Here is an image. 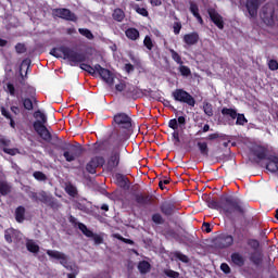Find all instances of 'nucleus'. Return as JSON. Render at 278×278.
I'll list each match as a JSON object with an SVG mask.
<instances>
[{
	"mask_svg": "<svg viewBox=\"0 0 278 278\" xmlns=\"http://www.w3.org/2000/svg\"><path fill=\"white\" fill-rule=\"evenodd\" d=\"M174 257L178 258V261L184 263V264H188V262H189L188 256L186 254L180 253V252L174 253Z\"/></svg>",
	"mask_w": 278,
	"mask_h": 278,
	"instance_id": "8fccbe9b",
	"label": "nucleus"
},
{
	"mask_svg": "<svg viewBox=\"0 0 278 278\" xmlns=\"http://www.w3.org/2000/svg\"><path fill=\"white\" fill-rule=\"evenodd\" d=\"M38 202H41L42 204H47L48 206H50V208L58 207V202H56L55 198L48 195V193L46 191L39 192Z\"/></svg>",
	"mask_w": 278,
	"mask_h": 278,
	"instance_id": "dca6fc26",
	"label": "nucleus"
},
{
	"mask_svg": "<svg viewBox=\"0 0 278 278\" xmlns=\"http://www.w3.org/2000/svg\"><path fill=\"white\" fill-rule=\"evenodd\" d=\"M236 118H237V121H236L237 126H244L248 123V119L243 114L237 115Z\"/></svg>",
	"mask_w": 278,
	"mask_h": 278,
	"instance_id": "603ef678",
	"label": "nucleus"
},
{
	"mask_svg": "<svg viewBox=\"0 0 278 278\" xmlns=\"http://www.w3.org/2000/svg\"><path fill=\"white\" fill-rule=\"evenodd\" d=\"M181 28H182L181 22H174V25H173L174 35L176 36L179 35Z\"/></svg>",
	"mask_w": 278,
	"mask_h": 278,
	"instance_id": "6e6d98bb",
	"label": "nucleus"
},
{
	"mask_svg": "<svg viewBox=\"0 0 278 278\" xmlns=\"http://www.w3.org/2000/svg\"><path fill=\"white\" fill-rule=\"evenodd\" d=\"M231 264L235 267L242 268L247 264V257L242 255V253L235 252L230 255Z\"/></svg>",
	"mask_w": 278,
	"mask_h": 278,
	"instance_id": "aec40b11",
	"label": "nucleus"
},
{
	"mask_svg": "<svg viewBox=\"0 0 278 278\" xmlns=\"http://www.w3.org/2000/svg\"><path fill=\"white\" fill-rule=\"evenodd\" d=\"M217 248L219 249H229L233 245V236L232 235H222L216 242Z\"/></svg>",
	"mask_w": 278,
	"mask_h": 278,
	"instance_id": "2eb2a0df",
	"label": "nucleus"
},
{
	"mask_svg": "<svg viewBox=\"0 0 278 278\" xmlns=\"http://www.w3.org/2000/svg\"><path fill=\"white\" fill-rule=\"evenodd\" d=\"M274 14L275 11L273 8H266L264 7L261 11V20H263L264 24L267 26L274 25Z\"/></svg>",
	"mask_w": 278,
	"mask_h": 278,
	"instance_id": "ddd939ff",
	"label": "nucleus"
},
{
	"mask_svg": "<svg viewBox=\"0 0 278 278\" xmlns=\"http://www.w3.org/2000/svg\"><path fill=\"white\" fill-rule=\"evenodd\" d=\"M125 36L129 40H138L139 39V30L137 28L130 27L125 30Z\"/></svg>",
	"mask_w": 278,
	"mask_h": 278,
	"instance_id": "7c9ffc66",
	"label": "nucleus"
},
{
	"mask_svg": "<svg viewBox=\"0 0 278 278\" xmlns=\"http://www.w3.org/2000/svg\"><path fill=\"white\" fill-rule=\"evenodd\" d=\"M203 113H205L207 117L214 116V110L210 102H203Z\"/></svg>",
	"mask_w": 278,
	"mask_h": 278,
	"instance_id": "4c0bfd02",
	"label": "nucleus"
},
{
	"mask_svg": "<svg viewBox=\"0 0 278 278\" xmlns=\"http://www.w3.org/2000/svg\"><path fill=\"white\" fill-rule=\"evenodd\" d=\"M105 159L103 156H94L86 165V170L90 175H96L97 167L104 166Z\"/></svg>",
	"mask_w": 278,
	"mask_h": 278,
	"instance_id": "9b49d317",
	"label": "nucleus"
},
{
	"mask_svg": "<svg viewBox=\"0 0 278 278\" xmlns=\"http://www.w3.org/2000/svg\"><path fill=\"white\" fill-rule=\"evenodd\" d=\"M11 141L7 138H0V148H8Z\"/></svg>",
	"mask_w": 278,
	"mask_h": 278,
	"instance_id": "338daca9",
	"label": "nucleus"
},
{
	"mask_svg": "<svg viewBox=\"0 0 278 278\" xmlns=\"http://www.w3.org/2000/svg\"><path fill=\"white\" fill-rule=\"evenodd\" d=\"M25 247H27V251L29 253H40V245H38L34 240L28 239L27 242L25 243Z\"/></svg>",
	"mask_w": 278,
	"mask_h": 278,
	"instance_id": "cd10ccee",
	"label": "nucleus"
},
{
	"mask_svg": "<svg viewBox=\"0 0 278 278\" xmlns=\"http://www.w3.org/2000/svg\"><path fill=\"white\" fill-rule=\"evenodd\" d=\"M53 17L62 18L67 22H77V16L74 12L66 8H56L52 10Z\"/></svg>",
	"mask_w": 278,
	"mask_h": 278,
	"instance_id": "1a4fd4ad",
	"label": "nucleus"
},
{
	"mask_svg": "<svg viewBox=\"0 0 278 278\" xmlns=\"http://www.w3.org/2000/svg\"><path fill=\"white\" fill-rule=\"evenodd\" d=\"M78 33L85 36L88 40H93L94 36L88 28H78Z\"/></svg>",
	"mask_w": 278,
	"mask_h": 278,
	"instance_id": "ea45409f",
	"label": "nucleus"
},
{
	"mask_svg": "<svg viewBox=\"0 0 278 278\" xmlns=\"http://www.w3.org/2000/svg\"><path fill=\"white\" fill-rule=\"evenodd\" d=\"M250 262L253 263L255 267H260L263 264V253L254 252L250 254Z\"/></svg>",
	"mask_w": 278,
	"mask_h": 278,
	"instance_id": "393cba45",
	"label": "nucleus"
},
{
	"mask_svg": "<svg viewBox=\"0 0 278 278\" xmlns=\"http://www.w3.org/2000/svg\"><path fill=\"white\" fill-rule=\"evenodd\" d=\"M143 46L146 49H148L149 51L153 50V41L152 38L149 36H146L143 39Z\"/></svg>",
	"mask_w": 278,
	"mask_h": 278,
	"instance_id": "49530a36",
	"label": "nucleus"
},
{
	"mask_svg": "<svg viewBox=\"0 0 278 278\" xmlns=\"http://www.w3.org/2000/svg\"><path fill=\"white\" fill-rule=\"evenodd\" d=\"M179 74H181L184 77H188L191 75L190 67H187L186 65L179 64Z\"/></svg>",
	"mask_w": 278,
	"mask_h": 278,
	"instance_id": "37998d69",
	"label": "nucleus"
},
{
	"mask_svg": "<svg viewBox=\"0 0 278 278\" xmlns=\"http://www.w3.org/2000/svg\"><path fill=\"white\" fill-rule=\"evenodd\" d=\"M222 114L224 116H230L231 119H236V117L240 114L238 112H236L235 109H227V108H224L222 109Z\"/></svg>",
	"mask_w": 278,
	"mask_h": 278,
	"instance_id": "f704fd0d",
	"label": "nucleus"
},
{
	"mask_svg": "<svg viewBox=\"0 0 278 278\" xmlns=\"http://www.w3.org/2000/svg\"><path fill=\"white\" fill-rule=\"evenodd\" d=\"M136 92H137V87L132 85L126 87V93H128L129 96H134Z\"/></svg>",
	"mask_w": 278,
	"mask_h": 278,
	"instance_id": "0e129e2a",
	"label": "nucleus"
},
{
	"mask_svg": "<svg viewBox=\"0 0 278 278\" xmlns=\"http://www.w3.org/2000/svg\"><path fill=\"white\" fill-rule=\"evenodd\" d=\"M15 51L18 53V54H23L26 52V46L23 45V43H17L15 45Z\"/></svg>",
	"mask_w": 278,
	"mask_h": 278,
	"instance_id": "052dcab7",
	"label": "nucleus"
},
{
	"mask_svg": "<svg viewBox=\"0 0 278 278\" xmlns=\"http://www.w3.org/2000/svg\"><path fill=\"white\" fill-rule=\"evenodd\" d=\"M197 147H198V150L200 151V153L203 157H208L210 156L208 142L198 141Z\"/></svg>",
	"mask_w": 278,
	"mask_h": 278,
	"instance_id": "a878e982",
	"label": "nucleus"
},
{
	"mask_svg": "<svg viewBox=\"0 0 278 278\" xmlns=\"http://www.w3.org/2000/svg\"><path fill=\"white\" fill-rule=\"evenodd\" d=\"M0 112H1V115L4 116V118L7 119H12V114L8 111V109L5 106H1L0 108Z\"/></svg>",
	"mask_w": 278,
	"mask_h": 278,
	"instance_id": "4d7b16f0",
	"label": "nucleus"
},
{
	"mask_svg": "<svg viewBox=\"0 0 278 278\" xmlns=\"http://www.w3.org/2000/svg\"><path fill=\"white\" fill-rule=\"evenodd\" d=\"M34 118H39L33 123V128H34L35 132H37L38 136L41 137V139L43 141L51 142L52 135L46 126V124H47L46 114H43L40 110H38L37 112H34Z\"/></svg>",
	"mask_w": 278,
	"mask_h": 278,
	"instance_id": "39448f33",
	"label": "nucleus"
},
{
	"mask_svg": "<svg viewBox=\"0 0 278 278\" xmlns=\"http://www.w3.org/2000/svg\"><path fill=\"white\" fill-rule=\"evenodd\" d=\"M184 43H186L188 47H192L199 43L200 35L198 31H193L191 34L184 35Z\"/></svg>",
	"mask_w": 278,
	"mask_h": 278,
	"instance_id": "412c9836",
	"label": "nucleus"
},
{
	"mask_svg": "<svg viewBox=\"0 0 278 278\" xmlns=\"http://www.w3.org/2000/svg\"><path fill=\"white\" fill-rule=\"evenodd\" d=\"M160 212H162L165 217H172L173 215H175L176 205L172 202H163L162 204H160Z\"/></svg>",
	"mask_w": 278,
	"mask_h": 278,
	"instance_id": "a211bd4d",
	"label": "nucleus"
},
{
	"mask_svg": "<svg viewBox=\"0 0 278 278\" xmlns=\"http://www.w3.org/2000/svg\"><path fill=\"white\" fill-rule=\"evenodd\" d=\"M21 102H23V108L25 111H33L34 103H37V99L35 97H33V100L30 98H23L21 99Z\"/></svg>",
	"mask_w": 278,
	"mask_h": 278,
	"instance_id": "c756f323",
	"label": "nucleus"
},
{
	"mask_svg": "<svg viewBox=\"0 0 278 278\" xmlns=\"http://www.w3.org/2000/svg\"><path fill=\"white\" fill-rule=\"evenodd\" d=\"M50 55L56 59H63L71 62L72 66H75L79 63L86 62V53L77 52L74 48L67 46H61L58 48L50 49Z\"/></svg>",
	"mask_w": 278,
	"mask_h": 278,
	"instance_id": "f03ea898",
	"label": "nucleus"
},
{
	"mask_svg": "<svg viewBox=\"0 0 278 278\" xmlns=\"http://www.w3.org/2000/svg\"><path fill=\"white\" fill-rule=\"evenodd\" d=\"M127 88V85L124 81H121L118 85L115 86L116 91L123 92Z\"/></svg>",
	"mask_w": 278,
	"mask_h": 278,
	"instance_id": "69168bd1",
	"label": "nucleus"
},
{
	"mask_svg": "<svg viewBox=\"0 0 278 278\" xmlns=\"http://www.w3.org/2000/svg\"><path fill=\"white\" fill-rule=\"evenodd\" d=\"M116 185L122 189L128 188V178L123 174H115Z\"/></svg>",
	"mask_w": 278,
	"mask_h": 278,
	"instance_id": "bb28decb",
	"label": "nucleus"
},
{
	"mask_svg": "<svg viewBox=\"0 0 278 278\" xmlns=\"http://www.w3.org/2000/svg\"><path fill=\"white\" fill-rule=\"evenodd\" d=\"M258 8H260L258 0H247L245 9L249 12L250 18H255L257 16Z\"/></svg>",
	"mask_w": 278,
	"mask_h": 278,
	"instance_id": "f3484780",
	"label": "nucleus"
},
{
	"mask_svg": "<svg viewBox=\"0 0 278 278\" xmlns=\"http://www.w3.org/2000/svg\"><path fill=\"white\" fill-rule=\"evenodd\" d=\"M112 18L115 21V22H124V18H125V12L123 11V9L121 8H116L113 12H112Z\"/></svg>",
	"mask_w": 278,
	"mask_h": 278,
	"instance_id": "2f4dec72",
	"label": "nucleus"
},
{
	"mask_svg": "<svg viewBox=\"0 0 278 278\" xmlns=\"http://www.w3.org/2000/svg\"><path fill=\"white\" fill-rule=\"evenodd\" d=\"M132 9L135 10L136 13H138L139 15H141L143 17L149 16V11L147 10V8H141V7H139V4H134Z\"/></svg>",
	"mask_w": 278,
	"mask_h": 278,
	"instance_id": "e433bc0d",
	"label": "nucleus"
},
{
	"mask_svg": "<svg viewBox=\"0 0 278 278\" xmlns=\"http://www.w3.org/2000/svg\"><path fill=\"white\" fill-rule=\"evenodd\" d=\"M52 140L58 142V148L63 151V157H65L67 163L75 162L81 155H84L85 149L79 142L72 144L67 141H62L58 136H52Z\"/></svg>",
	"mask_w": 278,
	"mask_h": 278,
	"instance_id": "7ed1b4c3",
	"label": "nucleus"
},
{
	"mask_svg": "<svg viewBox=\"0 0 278 278\" xmlns=\"http://www.w3.org/2000/svg\"><path fill=\"white\" fill-rule=\"evenodd\" d=\"M80 70L86 71L90 75H94L96 73L100 75L101 79L105 81L106 85L113 86L115 76L113 72L108 68L101 67L100 64H96L94 67L90 66L88 63H81Z\"/></svg>",
	"mask_w": 278,
	"mask_h": 278,
	"instance_id": "423d86ee",
	"label": "nucleus"
},
{
	"mask_svg": "<svg viewBox=\"0 0 278 278\" xmlns=\"http://www.w3.org/2000/svg\"><path fill=\"white\" fill-rule=\"evenodd\" d=\"M247 244H249V247L254 251H257L260 248V242L257 239H249L247 240Z\"/></svg>",
	"mask_w": 278,
	"mask_h": 278,
	"instance_id": "de8ad7c7",
	"label": "nucleus"
},
{
	"mask_svg": "<svg viewBox=\"0 0 278 278\" xmlns=\"http://www.w3.org/2000/svg\"><path fill=\"white\" fill-rule=\"evenodd\" d=\"M26 215V208L22 205H20L17 208H15V222L22 224L25 219Z\"/></svg>",
	"mask_w": 278,
	"mask_h": 278,
	"instance_id": "c85d7f7f",
	"label": "nucleus"
},
{
	"mask_svg": "<svg viewBox=\"0 0 278 278\" xmlns=\"http://www.w3.org/2000/svg\"><path fill=\"white\" fill-rule=\"evenodd\" d=\"M233 233H235V236L237 237L238 240H242L243 239V233H242V230H240V228L235 227Z\"/></svg>",
	"mask_w": 278,
	"mask_h": 278,
	"instance_id": "774afa93",
	"label": "nucleus"
},
{
	"mask_svg": "<svg viewBox=\"0 0 278 278\" xmlns=\"http://www.w3.org/2000/svg\"><path fill=\"white\" fill-rule=\"evenodd\" d=\"M152 223H154L155 225L164 224V219H163V216L161 215V213H154L152 215Z\"/></svg>",
	"mask_w": 278,
	"mask_h": 278,
	"instance_id": "c03bdc74",
	"label": "nucleus"
},
{
	"mask_svg": "<svg viewBox=\"0 0 278 278\" xmlns=\"http://www.w3.org/2000/svg\"><path fill=\"white\" fill-rule=\"evenodd\" d=\"M33 177L37 179V181H47V175L42 172H34Z\"/></svg>",
	"mask_w": 278,
	"mask_h": 278,
	"instance_id": "3c124183",
	"label": "nucleus"
},
{
	"mask_svg": "<svg viewBox=\"0 0 278 278\" xmlns=\"http://www.w3.org/2000/svg\"><path fill=\"white\" fill-rule=\"evenodd\" d=\"M138 270L141 275H147L151 270V264L148 261H140L138 265Z\"/></svg>",
	"mask_w": 278,
	"mask_h": 278,
	"instance_id": "473e14b6",
	"label": "nucleus"
},
{
	"mask_svg": "<svg viewBox=\"0 0 278 278\" xmlns=\"http://www.w3.org/2000/svg\"><path fill=\"white\" fill-rule=\"evenodd\" d=\"M208 18H211V22L216 25L217 28L224 29L225 28V22L223 15L218 13L214 8L207 9Z\"/></svg>",
	"mask_w": 278,
	"mask_h": 278,
	"instance_id": "f8f14e48",
	"label": "nucleus"
},
{
	"mask_svg": "<svg viewBox=\"0 0 278 278\" xmlns=\"http://www.w3.org/2000/svg\"><path fill=\"white\" fill-rule=\"evenodd\" d=\"M169 54H172V59L179 65H182V60L179 52H176L175 49H169Z\"/></svg>",
	"mask_w": 278,
	"mask_h": 278,
	"instance_id": "58836bf2",
	"label": "nucleus"
},
{
	"mask_svg": "<svg viewBox=\"0 0 278 278\" xmlns=\"http://www.w3.org/2000/svg\"><path fill=\"white\" fill-rule=\"evenodd\" d=\"M66 192H67L68 197L75 198L77 195V189L72 184L66 186Z\"/></svg>",
	"mask_w": 278,
	"mask_h": 278,
	"instance_id": "a18cd8bd",
	"label": "nucleus"
},
{
	"mask_svg": "<svg viewBox=\"0 0 278 278\" xmlns=\"http://www.w3.org/2000/svg\"><path fill=\"white\" fill-rule=\"evenodd\" d=\"M220 270L225 273V275H229L231 273V269L228 264L222 263Z\"/></svg>",
	"mask_w": 278,
	"mask_h": 278,
	"instance_id": "e2e57ef3",
	"label": "nucleus"
},
{
	"mask_svg": "<svg viewBox=\"0 0 278 278\" xmlns=\"http://www.w3.org/2000/svg\"><path fill=\"white\" fill-rule=\"evenodd\" d=\"M251 153L256 157L258 161L268 160L267 156V149L263 146H255L253 149H251Z\"/></svg>",
	"mask_w": 278,
	"mask_h": 278,
	"instance_id": "4be33fe9",
	"label": "nucleus"
},
{
	"mask_svg": "<svg viewBox=\"0 0 278 278\" xmlns=\"http://www.w3.org/2000/svg\"><path fill=\"white\" fill-rule=\"evenodd\" d=\"M164 275L167 276L168 278H179L180 277L179 271H175L172 269L164 270Z\"/></svg>",
	"mask_w": 278,
	"mask_h": 278,
	"instance_id": "864d4df0",
	"label": "nucleus"
},
{
	"mask_svg": "<svg viewBox=\"0 0 278 278\" xmlns=\"http://www.w3.org/2000/svg\"><path fill=\"white\" fill-rule=\"evenodd\" d=\"M174 101L178 103H186L189 108L195 106V99L185 89H176L172 92Z\"/></svg>",
	"mask_w": 278,
	"mask_h": 278,
	"instance_id": "6e6552de",
	"label": "nucleus"
},
{
	"mask_svg": "<svg viewBox=\"0 0 278 278\" xmlns=\"http://www.w3.org/2000/svg\"><path fill=\"white\" fill-rule=\"evenodd\" d=\"M189 11L192 13L193 17L201 16L199 5L194 2H189Z\"/></svg>",
	"mask_w": 278,
	"mask_h": 278,
	"instance_id": "a19ab883",
	"label": "nucleus"
},
{
	"mask_svg": "<svg viewBox=\"0 0 278 278\" xmlns=\"http://www.w3.org/2000/svg\"><path fill=\"white\" fill-rule=\"evenodd\" d=\"M267 170L270 173H277L278 172V156L276 155H270L267 159Z\"/></svg>",
	"mask_w": 278,
	"mask_h": 278,
	"instance_id": "b1692460",
	"label": "nucleus"
},
{
	"mask_svg": "<svg viewBox=\"0 0 278 278\" xmlns=\"http://www.w3.org/2000/svg\"><path fill=\"white\" fill-rule=\"evenodd\" d=\"M11 187L5 181H0V194L7 197L11 192Z\"/></svg>",
	"mask_w": 278,
	"mask_h": 278,
	"instance_id": "c9c22d12",
	"label": "nucleus"
},
{
	"mask_svg": "<svg viewBox=\"0 0 278 278\" xmlns=\"http://www.w3.org/2000/svg\"><path fill=\"white\" fill-rule=\"evenodd\" d=\"M121 162V147L115 146L110 153L109 161H106V166L109 170H114L119 166Z\"/></svg>",
	"mask_w": 278,
	"mask_h": 278,
	"instance_id": "9d476101",
	"label": "nucleus"
},
{
	"mask_svg": "<svg viewBox=\"0 0 278 278\" xmlns=\"http://www.w3.org/2000/svg\"><path fill=\"white\" fill-rule=\"evenodd\" d=\"M224 137H225V135L219 134V132H215V134L207 135L205 140L214 141V140H217V139H224Z\"/></svg>",
	"mask_w": 278,
	"mask_h": 278,
	"instance_id": "09e8293b",
	"label": "nucleus"
},
{
	"mask_svg": "<svg viewBox=\"0 0 278 278\" xmlns=\"http://www.w3.org/2000/svg\"><path fill=\"white\" fill-rule=\"evenodd\" d=\"M207 207L216 211H220L222 214L229 218L231 223H236L238 216L247 215L248 204L239 198L232 195L220 197V200H208Z\"/></svg>",
	"mask_w": 278,
	"mask_h": 278,
	"instance_id": "f257e3e1",
	"label": "nucleus"
},
{
	"mask_svg": "<svg viewBox=\"0 0 278 278\" xmlns=\"http://www.w3.org/2000/svg\"><path fill=\"white\" fill-rule=\"evenodd\" d=\"M78 230L81 231L87 238H92L96 233L90 230L85 224L78 223Z\"/></svg>",
	"mask_w": 278,
	"mask_h": 278,
	"instance_id": "72a5a7b5",
	"label": "nucleus"
},
{
	"mask_svg": "<svg viewBox=\"0 0 278 278\" xmlns=\"http://www.w3.org/2000/svg\"><path fill=\"white\" fill-rule=\"evenodd\" d=\"M21 237V230L14 229L13 227L4 230V240L7 243L12 244L13 239L17 240Z\"/></svg>",
	"mask_w": 278,
	"mask_h": 278,
	"instance_id": "6ab92c4d",
	"label": "nucleus"
},
{
	"mask_svg": "<svg viewBox=\"0 0 278 278\" xmlns=\"http://www.w3.org/2000/svg\"><path fill=\"white\" fill-rule=\"evenodd\" d=\"M172 137L174 139V143L179 144L180 143V134L179 130H174L172 134Z\"/></svg>",
	"mask_w": 278,
	"mask_h": 278,
	"instance_id": "680f3d73",
	"label": "nucleus"
},
{
	"mask_svg": "<svg viewBox=\"0 0 278 278\" xmlns=\"http://www.w3.org/2000/svg\"><path fill=\"white\" fill-rule=\"evenodd\" d=\"M135 201L140 205L153 204V198L149 194L137 193L135 194Z\"/></svg>",
	"mask_w": 278,
	"mask_h": 278,
	"instance_id": "5701e85b",
	"label": "nucleus"
},
{
	"mask_svg": "<svg viewBox=\"0 0 278 278\" xmlns=\"http://www.w3.org/2000/svg\"><path fill=\"white\" fill-rule=\"evenodd\" d=\"M5 92H9L10 97H16V88L12 83L5 84Z\"/></svg>",
	"mask_w": 278,
	"mask_h": 278,
	"instance_id": "79ce46f5",
	"label": "nucleus"
},
{
	"mask_svg": "<svg viewBox=\"0 0 278 278\" xmlns=\"http://www.w3.org/2000/svg\"><path fill=\"white\" fill-rule=\"evenodd\" d=\"M115 146H113L110 141H101L100 143H94V153L96 154H104V153H112Z\"/></svg>",
	"mask_w": 278,
	"mask_h": 278,
	"instance_id": "4468645a",
	"label": "nucleus"
},
{
	"mask_svg": "<svg viewBox=\"0 0 278 278\" xmlns=\"http://www.w3.org/2000/svg\"><path fill=\"white\" fill-rule=\"evenodd\" d=\"M114 123L119 126L122 130L118 131L117 140L124 142L129 139V131L132 128V119L127 113L121 112L114 115Z\"/></svg>",
	"mask_w": 278,
	"mask_h": 278,
	"instance_id": "20e7f679",
	"label": "nucleus"
},
{
	"mask_svg": "<svg viewBox=\"0 0 278 278\" xmlns=\"http://www.w3.org/2000/svg\"><path fill=\"white\" fill-rule=\"evenodd\" d=\"M89 238H92V240H94V243L97 244V245H99V244H103V242H104V239H103V237L101 236V235H94V236H92V237H89Z\"/></svg>",
	"mask_w": 278,
	"mask_h": 278,
	"instance_id": "bf43d9fd",
	"label": "nucleus"
},
{
	"mask_svg": "<svg viewBox=\"0 0 278 278\" xmlns=\"http://www.w3.org/2000/svg\"><path fill=\"white\" fill-rule=\"evenodd\" d=\"M168 127H169V129H172L174 131H177L179 129V123L177 122L176 118L169 119L168 121Z\"/></svg>",
	"mask_w": 278,
	"mask_h": 278,
	"instance_id": "5fc2aeb1",
	"label": "nucleus"
},
{
	"mask_svg": "<svg viewBox=\"0 0 278 278\" xmlns=\"http://www.w3.org/2000/svg\"><path fill=\"white\" fill-rule=\"evenodd\" d=\"M47 255L52 260H58L59 263H61V265L65 267L67 270H71L72 274H79V268L76 265L67 264V256L65 253H62L56 250H47Z\"/></svg>",
	"mask_w": 278,
	"mask_h": 278,
	"instance_id": "0eeeda50",
	"label": "nucleus"
},
{
	"mask_svg": "<svg viewBox=\"0 0 278 278\" xmlns=\"http://www.w3.org/2000/svg\"><path fill=\"white\" fill-rule=\"evenodd\" d=\"M268 68H269V71H278V61L277 60H269L268 61Z\"/></svg>",
	"mask_w": 278,
	"mask_h": 278,
	"instance_id": "13d9d810",
	"label": "nucleus"
}]
</instances>
